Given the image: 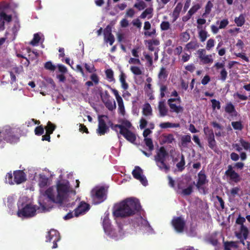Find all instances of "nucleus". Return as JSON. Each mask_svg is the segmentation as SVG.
<instances>
[{
	"instance_id": "obj_1",
	"label": "nucleus",
	"mask_w": 250,
	"mask_h": 250,
	"mask_svg": "<svg viewBox=\"0 0 250 250\" xmlns=\"http://www.w3.org/2000/svg\"><path fill=\"white\" fill-rule=\"evenodd\" d=\"M141 210L139 201L133 198H127L113 207V214L116 217L125 218L132 216Z\"/></svg>"
},
{
	"instance_id": "obj_2",
	"label": "nucleus",
	"mask_w": 250,
	"mask_h": 250,
	"mask_svg": "<svg viewBox=\"0 0 250 250\" xmlns=\"http://www.w3.org/2000/svg\"><path fill=\"white\" fill-rule=\"evenodd\" d=\"M70 186L68 181L65 183H59L57 186V194H54V188L49 187L45 191L44 195L53 203L62 204L64 203L67 208L72 207L75 205V202L72 201L68 203V193L69 192Z\"/></svg>"
},
{
	"instance_id": "obj_3",
	"label": "nucleus",
	"mask_w": 250,
	"mask_h": 250,
	"mask_svg": "<svg viewBox=\"0 0 250 250\" xmlns=\"http://www.w3.org/2000/svg\"><path fill=\"white\" fill-rule=\"evenodd\" d=\"M2 141L11 144H15L19 142L20 137L15 134L14 129L10 126L5 125L0 130V143Z\"/></svg>"
},
{
	"instance_id": "obj_4",
	"label": "nucleus",
	"mask_w": 250,
	"mask_h": 250,
	"mask_svg": "<svg viewBox=\"0 0 250 250\" xmlns=\"http://www.w3.org/2000/svg\"><path fill=\"white\" fill-rule=\"evenodd\" d=\"M14 180L11 172H9L6 176V179H8V182L10 185L21 184L26 180V174L21 170L14 171L13 172Z\"/></svg>"
},
{
	"instance_id": "obj_5",
	"label": "nucleus",
	"mask_w": 250,
	"mask_h": 250,
	"mask_svg": "<svg viewBox=\"0 0 250 250\" xmlns=\"http://www.w3.org/2000/svg\"><path fill=\"white\" fill-rule=\"evenodd\" d=\"M37 207L31 204H26L23 208L18 211L19 217L30 218L34 216L36 214Z\"/></svg>"
},
{
	"instance_id": "obj_6",
	"label": "nucleus",
	"mask_w": 250,
	"mask_h": 250,
	"mask_svg": "<svg viewBox=\"0 0 250 250\" xmlns=\"http://www.w3.org/2000/svg\"><path fill=\"white\" fill-rule=\"evenodd\" d=\"M91 194L95 204H100L105 199V191L103 187L93 189L91 192Z\"/></svg>"
},
{
	"instance_id": "obj_7",
	"label": "nucleus",
	"mask_w": 250,
	"mask_h": 250,
	"mask_svg": "<svg viewBox=\"0 0 250 250\" xmlns=\"http://www.w3.org/2000/svg\"><path fill=\"white\" fill-rule=\"evenodd\" d=\"M60 240L61 236L59 232L53 229L48 231L46 236V242L53 243L52 249H56L58 247L57 242L60 241Z\"/></svg>"
},
{
	"instance_id": "obj_8",
	"label": "nucleus",
	"mask_w": 250,
	"mask_h": 250,
	"mask_svg": "<svg viewBox=\"0 0 250 250\" xmlns=\"http://www.w3.org/2000/svg\"><path fill=\"white\" fill-rule=\"evenodd\" d=\"M103 118L108 119V117L105 115H99L98 116V127L97 129V133L101 136L104 135L109 130L108 127L107 126Z\"/></svg>"
},
{
	"instance_id": "obj_9",
	"label": "nucleus",
	"mask_w": 250,
	"mask_h": 250,
	"mask_svg": "<svg viewBox=\"0 0 250 250\" xmlns=\"http://www.w3.org/2000/svg\"><path fill=\"white\" fill-rule=\"evenodd\" d=\"M171 224L175 230L179 233L183 232L186 225V222L182 217H176L171 221Z\"/></svg>"
},
{
	"instance_id": "obj_10",
	"label": "nucleus",
	"mask_w": 250,
	"mask_h": 250,
	"mask_svg": "<svg viewBox=\"0 0 250 250\" xmlns=\"http://www.w3.org/2000/svg\"><path fill=\"white\" fill-rule=\"evenodd\" d=\"M143 170L139 166H135L134 169L132 172L133 177L139 180L144 186H146L147 185V180L146 177L143 175Z\"/></svg>"
},
{
	"instance_id": "obj_11",
	"label": "nucleus",
	"mask_w": 250,
	"mask_h": 250,
	"mask_svg": "<svg viewBox=\"0 0 250 250\" xmlns=\"http://www.w3.org/2000/svg\"><path fill=\"white\" fill-rule=\"evenodd\" d=\"M208 182L207 176L204 170H201L198 174V180L195 186L199 190L205 191V188L203 187Z\"/></svg>"
},
{
	"instance_id": "obj_12",
	"label": "nucleus",
	"mask_w": 250,
	"mask_h": 250,
	"mask_svg": "<svg viewBox=\"0 0 250 250\" xmlns=\"http://www.w3.org/2000/svg\"><path fill=\"white\" fill-rule=\"evenodd\" d=\"M90 205L84 201H81L78 207L74 209V215L76 217L85 214L90 209Z\"/></svg>"
},
{
	"instance_id": "obj_13",
	"label": "nucleus",
	"mask_w": 250,
	"mask_h": 250,
	"mask_svg": "<svg viewBox=\"0 0 250 250\" xmlns=\"http://www.w3.org/2000/svg\"><path fill=\"white\" fill-rule=\"evenodd\" d=\"M249 234V230L248 228L245 226H240V231L236 232V236L240 240V242L245 245L244 240L248 239Z\"/></svg>"
},
{
	"instance_id": "obj_14",
	"label": "nucleus",
	"mask_w": 250,
	"mask_h": 250,
	"mask_svg": "<svg viewBox=\"0 0 250 250\" xmlns=\"http://www.w3.org/2000/svg\"><path fill=\"white\" fill-rule=\"evenodd\" d=\"M12 20L11 15H7L4 11V10L0 11V31L5 29V23L10 22Z\"/></svg>"
},
{
	"instance_id": "obj_15",
	"label": "nucleus",
	"mask_w": 250,
	"mask_h": 250,
	"mask_svg": "<svg viewBox=\"0 0 250 250\" xmlns=\"http://www.w3.org/2000/svg\"><path fill=\"white\" fill-rule=\"evenodd\" d=\"M119 133L128 142L134 143L136 140L135 134L125 126L123 130H120Z\"/></svg>"
},
{
	"instance_id": "obj_16",
	"label": "nucleus",
	"mask_w": 250,
	"mask_h": 250,
	"mask_svg": "<svg viewBox=\"0 0 250 250\" xmlns=\"http://www.w3.org/2000/svg\"><path fill=\"white\" fill-rule=\"evenodd\" d=\"M103 226L105 232L111 236H117L114 232V230L112 229L108 216L106 215L104 216L103 221Z\"/></svg>"
},
{
	"instance_id": "obj_17",
	"label": "nucleus",
	"mask_w": 250,
	"mask_h": 250,
	"mask_svg": "<svg viewBox=\"0 0 250 250\" xmlns=\"http://www.w3.org/2000/svg\"><path fill=\"white\" fill-rule=\"evenodd\" d=\"M228 170L225 172V175L230 178V179L233 181L237 183L240 181V176L233 170V167L231 165H229L228 167Z\"/></svg>"
},
{
	"instance_id": "obj_18",
	"label": "nucleus",
	"mask_w": 250,
	"mask_h": 250,
	"mask_svg": "<svg viewBox=\"0 0 250 250\" xmlns=\"http://www.w3.org/2000/svg\"><path fill=\"white\" fill-rule=\"evenodd\" d=\"M168 155V152L164 146H161L157 152V154L154 156L155 161L166 160V158Z\"/></svg>"
},
{
	"instance_id": "obj_19",
	"label": "nucleus",
	"mask_w": 250,
	"mask_h": 250,
	"mask_svg": "<svg viewBox=\"0 0 250 250\" xmlns=\"http://www.w3.org/2000/svg\"><path fill=\"white\" fill-rule=\"evenodd\" d=\"M224 109L227 113L231 116H236L237 115L235 106L231 102H228L226 104Z\"/></svg>"
},
{
	"instance_id": "obj_20",
	"label": "nucleus",
	"mask_w": 250,
	"mask_h": 250,
	"mask_svg": "<svg viewBox=\"0 0 250 250\" xmlns=\"http://www.w3.org/2000/svg\"><path fill=\"white\" fill-rule=\"evenodd\" d=\"M165 161L166 160L157 161H155V162L156 165L159 167L160 170H164L167 173L169 170L170 167L166 164Z\"/></svg>"
},
{
	"instance_id": "obj_21",
	"label": "nucleus",
	"mask_w": 250,
	"mask_h": 250,
	"mask_svg": "<svg viewBox=\"0 0 250 250\" xmlns=\"http://www.w3.org/2000/svg\"><path fill=\"white\" fill-rule=\"evenodd\" d=\"M203 130L204 134L206 136L207 141L215 138L213 130L212 129H210L208 126H207L204 127Z\"/></svg>"
},
{
	"instance_id": "obj_22",
	"label": "nucleus",
	"mask_w": 250,
	"mask_h": 250,
	"mask_svg": "<svg viewBox=\"0 0 250 250\" xmlns=\"http://www.w3.org/2000/svg\"><path fill=\"white\" fill-rule=\"evenodd\" d=\"M158 109L161 116H165L167 113V109L166 106L164 102L160 101L159 103Z\"/></svg>"
},
{
	"instance_id": "obj_23",
	"label": "nucleus",
	"mask_w": 250,
	"mask_h": 250,
	"mask_svg": "<svg viewBox=\"0 0 250 250\" xmlns=\"http://www.w3.org/2000/svg\"><path fill=\"white\" fill-rule=\"evenodd\" d=\"M142 112L145 116H150L152 115V108L149 104L146 103L144 104Z\"/></svg>"
},
{
	"instance_id": "obj_24",
	"label": "nucleus",
	"mask_w": 250,
	"mask_h": 250,
	"mask_svg": "<svg viewBox=\"0 0 250 250\" xmlns=\"http://www.w3.org/2000/svg\"><path fill=\"white\" fill-rule=\"evenodd\" d=\"M159 126L161 128H172V127H179L180 124L179 123H172L170 122H164L161 123Z\"/></svg>"
},
{
	"instance_id": "obj_25",
	"label": "nucleus",
	"mask_w": 250,
	"mask_h": 250,
	"mask_svg": "<svg viewBox=\"0 0 250 250\" xmlns=\"http://www.w3.org/2000/svg\"><path fill=\"white\" fill-rule=\"evenodd\" d=\"M153 9L152 7L147 8L141 14L140 17L141 19H145L147 16H149L148 19L151 18L152 17V13Z\"/></svg>"
},
{
	"instance_id": "obj_26",
	"label": "nucleus",
	"mask_w": 250,
	"mask_h": 250,
	"mask_svg": "<svg viewBox=\"0 0 250 250\" xmlns=\"http://www.w3.org/2000/svg\"><path fill=\"white\" fill-rule=\"evenodd\" d=\"M199 46V45L196 41H190L186 45L185 50L187 51L195 50Z\"/></svg>"
},
{
	"instance_id": "obj_27",
	"label": "nucleus",
	"mask_w": 250,
	"mask_h": 250,
	"mask_svg": "<svg viewBox=\"0 0 250 250\" xmlns=\"http://www.w3.org/2000/svg\"><path fill=\"white\" fill-rule=\"evenodd\" d=\"M48 182V178L44 175H41L39 180V185L40 188H42L47 186Z\"/></svg>"
},
{
	"instance_id": "obj_28",
	"label": "nucleus",
	"mask_w": 250,
	"mask_h": 250,
	"mask_svg": "<svg viewBox=\"0 0 250 250\" xmlns=\"http://www.w3.org/2000/svg\"><path fill=\"white\" fill-rule=\"evenodd\" d=\"M245 16L243 14H240L238 17H236L234 19V22L238 27H241L245 22Z\"/></svg>"
},
{
	"instance_id": "obj_29",
	"label": "nucleus",
	"mask_w": 250,
	"mask_h": 250,
	"mask_svg": "<svg viewBox=\"0 0 250 250\" xmlns=\"http://www.w3.org/2000/svg\"><path fill=\"white\" fill-rule=\"evenodd\" d=\"M183 7V4L181 2H179L174 8L173 12V16L175 17L176 20L179 16L180 13Z\"/></svg>"
},
{
	"instance_id": "obj_30",
	"label": "nucleus",
	"mask_w": 250,
	"mask_h": 250,
	"mask_svg": "<svg viewBox=\"0 0 250 250\" xmlns=\"http://www.w3.org/2000/svg\"><path fill=\"white\" fill-rule=\"evenodd\" d=\"M168 105L170 107V111L172 112L179 113L183 111V107L180 105H176L175 104H170Z\"/></svg>"
},
{
	"instance_id": "obj_31",
	"label": "nucleus",
	"mask_w": 250,
	"mask_h": 250,
	"mask_svg": "<svg viewBox=\"0 0 250 250\" xmlns=\"http://www.w3.org/2000/svg\"><path fill=\"white\" fill-rule=\"evenodd\" d=\"M126 76L125 73L122 72L120 75V81L122 84V87L124 90H126L128 88V85L125 81Z\"/></svg>"
},
{
	"instance_id": "obj_32",
	"label": "nucleus",
	"mask_w": 250,
	"mask_h": 250,
	"mask_svg": "<svg viewBox=\"0 0 250 250\" xmlns=\"http://www.w3.org/2000/svg\"><path fill=\"white\" fill-rule=\"evenodd\" d=\"M174 140L173 135L172 134L163 135V142L164 143L171 144Z\"/></svg>"
},
{
	"instance_id": "obj_33",
	"label": "nucleus",
	"mask_w": 250,
	"mask_h": 250,
	"mask_svg": "<svg viewBox=\"0 0 250 250\" xmlns=\"http://www.w3.org/2000/svg\"><path fill=\"white\" fill-rule=\"evenodd\" d=\"M185 160L184 155L182 154L181 157V160L179 162L176 164V167H177L178 171L182 172L185 169Z\"/></svg>"
},
{
	"instance_id": "obj_34",
	"label": "nucleus",
	"mask_w": 250,
	"mask_h": 250,
	"mask_svg": "<svg viewBox=\"0 0 250 250\" xmlns=\"http://www.w3.org/2000/svg\"><path fill=\"white\" fill-rule=\"evenodd\" d=\"M144 89L147 96L149 97L150 99H153L152 96L153 90L152 89V85L150 83H147L145 85Z\"/></svg>"
},
{
	"instance_id": "obj_35",
	"label": "nucleus",
	"mask_w": 250,
	"mask_h": 250,
	"mask_svg": "<svg viewBox=\"0 0 250 250\" xmlns=\"http://www.w3.org/2000/svg\"><path fill=\"white\" fill-rule=\"evenodd\" d=\"M191 142V136L190 135H183L182 136L181 144L183 146H187V144Z\"/></svg>"
},
{
	"instance_id": "obj_36",
	"label": "nucleus",
	"mask_w": 250,
	"mask_h": 250,
	"mask_svg": "<svg viewBox=\"0 0 250 250\" xmlns=\"http://www.w3.org/2000/svg\"><path fill=\"white\" fill-rule=\"evenodd\" d=\"M56 127V126L55 125L52 124L51 122L48 121L47 124V125L44 128L46 130V132H48L51 134L53 133Z\"/></svg>"
},
{
	"instance_id": "obj_37",
	"label": "nucleus",
	"mask_w": 250,
	"mask_h": 250,
	"mask_svg": "<svg viewBox=\"0 0 250 250\" xmlns=\"http://www.w3.org/2000/svg\"><path fill=\"white\" fill-rule=\"evenodd\" d=\"M231 125L235 130H242L244 127L241 121L232 122Z\"/></svg>"
},
{
	"instance_id": "obj_38",
	"label": "nucleus",
	"mask_w": 250,
	"mask_h": 250,
	"mask_svg": "<svg viewBox=\"0 0 250 250\" xmlns=\"http://www.w3.org/2000/svg\"><path fill=\"white\" fill-rule=\"evenodd\" d=\"M224 250H230L231 248H236L237 246L235 242L234 241L230 242H225L224 243Z\"/></svg>"
},
{
	"instance_id": "obj_39",
	"label": "nucleus",
	"mask_w": 250,
	"mask_h": 250,
	"mask_svg": "<svg viewBox=\"0 0 250 250\" xmlns=\"http://www.w3.org/2000/svg\"><path fill=\"white\" fill-rule=\"evenodd\" d=\"M108 124L111 129L117 133L118 132V128H119L120 130H123L125 127V126L122 125H114L111 121L108 122Z\"/></svg>"
},
{
	"instance_id": "obj_40",
	"label": "nucleus",
	"mask_w": 250,
	"mask_h": 250,
	"mask_svg": "<svg viewBox=\"0 0 250 250\" xmlns=\"http://www.w3.org/2000/svg\"><path fill=\"white\" fill-rule=\"evenodd\" d=\"M146 145L148 147L149 150L151 151L154 149V146L151 138H146L144 139Z\"/></svg>"
},
{
	"instance_id": "obj_41",
	"label": "nucleus",
	"mask_w": 250,
	"mask_h": 250,
	"mask_svg": "<svg viewBox=\"0 0 250 250\" xmlns=\"http://www.w3.org/2000/svg\"><path fill=\"white\" fill-rule=\"evenodd\" d=\"M201 7V6L199 3H196L193 5L191 8L188 11L189 12V15H191L192 16L196 12H197L198 10H199Z\"/></svg>"
},
{
	"instance_id": "obj_42",
	"label": "nucleus",
	"mask_w": 250,
	"mask_h": 250,
	"mask_svg": "<svg viewBox=\"0 0 250 250\" xmlns=\"http://www.w3.org/2000/svg\"><path fill=\"white\" fill-rule=\"evenodd\" d=\"M104 104L105 107L109 110L112 111L116 108V104L115 101H114V103L113 104L112 102L110 100H109L106 102H104Z\"/></svg>"
},
{
	"instance_id": "obj_43",
	"label": "nucleus",
	"mask_w": 250,
	"mask_h": 250,
	"mask_svg": "<svg viewBox=\"0 0 250 250\" xmlns=\"http://www.w3.org/2000/svg\"><path fill=\"white\" fill-rule=\"evenodd\" d=\"M117 102L119 106V110L120 111V113H121L123 115L125 114V107L124 105V103L122 98H121L120 99H119L118 100H117Z\"/></svg>"
},
{
	"instance_id": "obj_44",
	"label": "nucleus",
	"mask_w": 250,
	"mask_h": 250,
	"mask_svg": "<svg viewBox=\"0 0 250 250\" xmlns=\"http://www.w3.org/2000/svg\"><path fill=\"white\" fill-rule=\"evenodd\" d=\"M193 192V187L189 185L188 188H184L182 191V194L184 196H188L191 194Z\"/></svg>"
},
{
	"instance_id": "obj_45",
	"label": "nucleus",
	"mask_w": 250,
	"mask_h": 250,
	"mask_svg": "<svg viewBox=\"0 0 250 250\" xmlns=\"http://www.w3.org/2000/svg\"><path fill=\"white\" fill-rule=\"evenodd\" d=\"M146 6V3L143 1L141 0L138 3H136L134 5V7L137 8L138 10H142L144 9Z\"/></svg>"
},
{
	"instance_id": "obj_46",
	"label": "nucleus",
	"mask_w": 250,
	"mask_h": 250,
	"mask_svg": "<svg viewBox=\"0 0 250 250\" xmlns=\"http://www.w3.org/2000/svg\"><path fill=\"white\" fill-rule=\"evenodd\" d=\"M199 37L201 42H204L208 37V32L206 30L202 29L199 32Z\"/></svg>"
},
{
	"instance_id": "obj_47",
	"label": "nucleus",
	"mask_w": 250,
	"mask_h": 250,
	"mask_svg": "<svg viewBox=\"0 0 250 250\" xmlns=\"http://www.w3.org/2000/svg\"><path fill=\"white\" fill-rule=\"evenodd\" d=\"M239 142L244 149L246 150H249L250 152V143L246 141L243 139H241Z\"/></svg>"
},
{
	"instance_id": "obj_48",
	"label": "nucleus",
	"mask_w": 250,
	"mask_h": 250,
	"mask_svg": "<svg viewBox=\"0 0 250 250\" xmlns=\"http://www.w3.org/2000/svg\"><path fill=\"white\" fill-rule=\"evenodd\" d=\"M167 77V71L166 68L164 67H162L158 74V77L159 79H166Z\"/></svg>"
},
{
	"instance_id": "obj_49",
	"label": "nucleus",
	"mask_w": 250,
	"mask_h": 250,
	"mask_svg": "<svg viewBox=\"0 0 250 250\" xmlns=\"http://www.w3.org/2000/svg\"><path fill=\"white\" fill-rule=\"evenodd\" d=\"M211 103L212 104V108L213 110H215L216 108L220 109L221 108L220 102L216 99L211 100Z\"/></svg>"
},
{
	"instance_id": "obj_50",
	"label": "nucleus",
	"mask_w": 250,
	"mask_h": 250,
	"mask_svg": "<svg viewBox=\"0 0 250 250\" xmlns=\"http://www.w3.org/2000/svg\"><path fill=\"white\" fill-rule=\"evenodd\" d=\"M44 128L42 125L37 126L35 129V134L37 136H40L43 134Z\"/></svg>"
},
{
	"instance_id": "obj_51",
	"label": "nucleus",
	"mask_w": 250,
	"mask_h": 250,
	"mask_svg": "<svg viewBox=\"0 0 250 250\" xmlns=\"http://www.w3.org/2000/svg\"><path fill=\"white\" fill-rule=\"evenodd\" d=\"M41 40L40 36L38 33H36L34 35L33 40L31 41L30 44L32 45H37Z\"/></svg>"
},
{
	"instance_id": "obj_52",
	"label": "nucleus",
	"mask_w": 250,
	"mask_h": 250,
	"mask_svg": "<svg viewBox=\"0 0 250 250\" xmlns=\"http://www.w3.org/2000/svg\"><path fill=\"white\" fill-rule=\"evenodd\" d=\"M130 70L134 75H140L142 73L141 70L138 66H131L130 67Z\"/></svg>"
},
{
	"instance_id": "obj_53",
	"label": "nucleus",
	"mask_w": 250,
	"mask_h": 250,
	"mask_svg": "<svg viewBox=\"0 0 250 250\" xmlns=\"http://www.w3.org/2000/svg\"><path fill=\"white\" fill-rule=\"evenodd\" d=\"M105 75L107 79L110 81H112L114 80L113 76V71L111 69H107L105 72Z\"/></svg>"
},
{
	"instance_id": "obj_54",
	"label": "nucleus",
	"mask_w": 250,
	"mask_h": 250,
	"mask_svg": "<svg viewBox=\"0 0 250 250\" xmlns=\"http://www.w3.org/2000/svg\"><path fill=\"white\" fill-rule=\"evenodd\" d=\"M213 5L210 1H208L205 7V12L203 14L202 16L205 17L206 14H208L210 11Z\"/></svg>"
},
{
	"instance_id": "obj_55",
	"label": "nucleus",
	"mask_w": 250,
	"mask_h": 250,
	"mask_svg": "<svg viewBox=\"0 0 250 250\" xmlns=\"http://www.w3.org/2000/svg\"><path fill=\"white\" fill-rule=\"evenodd\" d=\"M44 68L50 71H54L56 69V66L52 63L51 62L48 61L45 63Z\"/></svg>"
},
{
	"instance_id": "obj_56",
	"label": "nucleus",
	"mask_w": 250,
	"mask_h": 250,
	"mask_svg": "<svg viewBox=\"0 0 250 250\" xmlns=\"http://www.w3.org/2000/svg\"><path fill=\"white\" fill-rule=\"evenodd\" d=\"M181 40L183 42H188L190 39V35L187 32H183L180 35Z\"/></svg>"
},
{
	"instance_id": "obj_57",
	"label": "nucleus",
	"mask_w": 250,
	"mask_h": 250,
	"mask_svg": "<svg viewBox=\"0 0 250 250\" xmlns=\"http://www.w3.org/2000/svg\"><path fill=\"white\" fill-rule=\"evenodd\" d=\"M201 61L204 64H208L212 63L213 62V59L211 58V55H206L205 57L203 58Z\"/></svg>"
},
{
	"instance_id": "obj_58",
	"label": "nucleus",
	"mask_w": 250,
	"mask_h": 250,
	"mask_svg": "<svg viewBox=\"0 0 250 250\" xmlns=\"http://www.w3.org/2000/svg\"><path fill=\"white\" fill-rule=\"evenodd\" d=\"M160 27L162 30L166 31L170 28V24L168 21H162L160 24Z\"/></svg>"
},
{
	"instance_id": "obj_59",
	"label": "nucleus",
	"mask_w": 250,
	"mask_h": 250,
	"mask_svg": "<svg viewBox=\"0 0 250 250\" xmlns=\"http://www.w3.org/2000/svg\"><path fill=\"white\" fill-rule=\"evenodd\" d=\"M105 42H109L110 45H112L114 41L115 38L113 34H110V35L107 36L106 37H104Z\"/></svg>"
},
{
	"instance_id": "obj_60",
	"label": "nucleus",
	"mask_w": 250,
	"mask_h": 250,
	"mask_svg": "<svg viewBox=\"0 0 250 250\" xmlns=\"http://www.w3.org/2000/svg\"><path fill=\"white\" fill-rule=\"evenodd\" d=\"M101 97L102 101L104 103L109 100L110 95L108 91L106 90L104 93L101 94Z\"/></svg>"
},
{
	"instance_id": "obj_61",
	"label": "nucleus",
	"mask_w": 250,
	"mask_h": 250,
	"mask_svg": "<svg viewBox=\"0 0 250 250\" xmlns=\"http://www.w3.org/2000/svg\"><path fill=\"white\" fill-rule=\"evenodd\" d=\"M167 90V87L166 85L161 84L160 86V97L163 98L165 96V92Z\"/></svg>"
},
{
	"instance_id": "obj_62",
	"label": "nucleus",
	"mask_w": 250,
	"mask_h": 250,
	"mask_svg": "<svg viewBox=\"0 0 250 250\" xmlns=\"http://www.w3.org/2000/svg\"><path fill=\"white\" fill-rule=\"evenodd\" d=\"M214 40L213 39H209L207 42L206 45V49L208 50H209L212 47H213L214 45Z\"/></svg>"
},
{
	"instance_id": "obj_63",
	"label": "nucleus",
	"mask_w": 250,
	"mask_h": 250,
	"mask_svg": "<svg viewBox=\"0 0 250 250\" xmlns=\"http://www.w3.org/2000/svg\"><path fill=\"white\" fill-rule=\"evenodd\" d=\"M234 54L237 57H239V58L242 59L243 60H244L247 62H250V60H249V58L246 56V55L245 53H234Z\"/></svg>"
},
{
	"instance_id": "obj_64",
	"label": "nucleus",
	"mask_w": 250,
	"mask_h": 250,
	"mask_svg": "<svg viewBox=\"0 0 250 250\" xmlns=\"http://www.w3.org/2000/svg\"><path fill=\"white\" fill-rule=\"evenodd\" d=\"M104 37L110 35L112 34V28L110 25H108L104 30Z\"/></svg>"
}]
</instances>
